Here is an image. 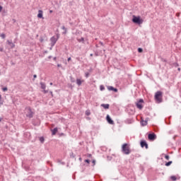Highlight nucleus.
Segmentation results:
<instances>
[{"instance_id": "1", "label": "nucleus", "mask_w": 181, "mask_h": 181, "mask_svg": "<svg viewBox=\"0 0 181 181\" xmlns=\"http://www.w3.org/2000/svg\"><path fill=\"white\" fill-rule=\"evenodd\" d=\"M122 151L125 155H129L131 150L129 149V145L128 144H124L122 146Z\"/></svg>"}, {"instance_id": "2", "label": "nucleus", "mask_w": 181, "mask_h": 181, "mask_svg": "<svg viewBox=\"0 0 181 181\" xmlns=\"http://www.w3.org/2000/svg\"><path fill=\"white\" fill-rule=\"evenodd\" d=\"M132 22L134 23H137V25H142V23H144V20L141 19L140 16H133Z\"/></svg>"}, {"instance_id": "3", "label": "nucleus", "mask_w": 181, "mask_h": 181, "mask_svg": "<svg viewBox=\"0 0 181 181\" xmlns=\"http://www.w3.org/2000/svg\"><path fill=\"white\" fill-rule=\"evenodd\" d=\"M162 94L161 91H157L155 94V100L158 103H162Z\"/></svg>"}, {"instance_id": "4", "label": "nucleus", "mask_w": 181, "mask_h": 181, "mask_svg": "<svg viewBox=\"0 0 181 181\" xmlns=\"http://www.w3.org/2000/svg\"><path fill=\"white\" fill-rule=\"evenodd\" d=\"M26 117L28 118H33V112H32V109L30 107L25 108Z\"/></svg>"}, {"instance_id": "5", "label": "nucleus", "mask_w": 181, "mask_h": 181, "mask_svg": "<svg viewBox=\"0 0 181 181\" xmlns=\"http://www.w3.org/2000/svg\"><path fill=\"white\" fill-rule=\"evenodd\" d=\"M59 40V35H57L56 37H52L50 38V42H51V47H53L54 45H56V42Z\"/></svg>"}, {"instance_id": "6", "label": "nucleus", "mask_w": 181, "mask_h": 181, "mask_svg": "<svg viewBox=\"0 0 181 181\" xmlns=\"http://www.w3.org/2000/svg\"><path fill=\"white\" fill-rule=\"evenodd\" d=\"M142 103H144V99H140L136 103V105L139 110H142L144 108V106L142 105Z\"/></svg>"}, {"instance_id": "7", "label": "nucleus", "mask_w": 181, "mask_h": 181, "mask_svg": "<svg viewBox=\"0 0 181 181\" xmlns=\"http://www.w3.org/2000/svg\"><path fill=\"white\" fill-rule=\"evenodd\" d=\"M148 138L150 141H155V139H156V134H155V133L149 134Z\"/></svg>"}, {"instance_id": "8", "label": "nucleus", "mask_w": 181, "mask_h": 181, "mask_svg": "<svg viewBox=\"0 0 181 181\" xmlns=\"http://www.w3.org/2000/svg\"><path fill=\"white\" fill-rule=\"evenodd\" d=\"M106 119L107 121V122L109 124H110L111 125H114V121L111 119V117H110V115H107L106 117Z\"/></svg>"}, {"instance_id": "9", "label": "nucleus", "mask_w": 181, "mask_h": 181, "mask_svg": "<svg viewBox=\"0 0 181 181\" xmlns=\"http://www.w3.org/2000/svg\"><path fill=\"white\" fill-rule=\"evenodd\" d=\"M107 90H109V91H114L115 93H118V89L112 86H107Z\"/></svg>"}, {"instance_id": "10", "label": "nucleus", "mask_w": 181, "mask_h": 181, "mask_svg": "<svg viewBox=\"0 0 181 181\" xmlns=\"http://www.w3.org/2000/svg\"><path fill=\"white\" fill-rule=\"evenodd\" d=\"M141 125L142 127H146V125H148V120H144V118H141Z\"/></svg>"}, {"instance_id": "11", "label": "nucleus", "mask_w": 181, "mask_h": 181, "mask_svg": "<svg viewBox=\"0 0 181 181\" xmlns=\"http://www.w3.org/2000/svg\"><path fill=\"white\" fill-rule=\"evenodd\" d=\"M141 148H144L145 146L146 149H148V144H146V141H141Z\"/></svg>"}, {"instance_id": "12", "label": "nucleus", "mask_w": 181, "mask_h": 181, "mask_svg": "<svg viewBox=\"0 0 181 181\" xmlns=\"http://www.w3.org/2000/svg\"><path fill=\"white\" fill-rule=\"evenodd\" d=\"M7 43L11 49H13V47H15V44H13V42H12V41L7 40Z\"/></svg>"}, {"instance_id": "13", "label": "nucleus", "mask_w": 181, "mask_h": 181, "mask_svg": "<svg viewBox=\"0 0 181 181\" xmlns=\"http://www.w3.org/2000/svg\"><path fill=\"white\" fill-rule=\"evenodd\" d=\"M38 12L39 13L37 14V18H43V11L40 10Z\"/></svg>"}, {"instance_id": "14", "label": "nucleus", "mask_w": 181, "mask_h": 181, "mask_svg": "<svg viewBox=\"0 0 181 181\" xmlns=\"http://www.w3.org/2000/svg\"><path fill=\"white\" fill-rule=\"evenodd\" d=\"M101 107H103V108H105V110H108V108H110V105H108V104H102Z\"/></svg>"}, {"instance_id": "15", "label": "nucleus", "mask_w": 181, "mask_h": 181, "mask_svg": "<svg viewBox=\"0 0 181 181\" xmlns=\"http://www.w3.org/2000/svg\"><path fill=\"white\" fill-rule=\"evenodd\" d=\"M41 88L45 90L46 88V85L43 83H40Z\"/></svg>"}, {"instance_id": "16", "label": "nucleus", "mask_w": 181, "mask_h": 181, "mask_svg": "<svg viewBox=\"0 0 181 181\" xmlns=\"http://www.w3.org/2000/svg\"><path fill=\"white\" fill-rule=\"evenodd\" d=\"M57 133V127L54 128L52 130V135H56Z\"/></svg>"}, {"instance_id": "17", "label": "nucleus", "mask_w": 181, "mask_h": 181, "mask_svg": "<svg viewBox=\"0 0 181 181\" xmlns=\"http://www.w3.org/2000/svg\"><path fill=\"white\" fill-rule=\"evenodd\" d=\"M76 84H78V86H81V80L77 79L76 80Z\"/></svg>"}, {"instance_id": "18", "label": "nucleus", "mask_w": 181, "mask_h": 181, "mask_svg": "<svg viewBox=\"0 0 181 181\" xmlns=\"http://www.w3.org/2000/svg\"><path fill=\"white\" fill-rule=\"evenodd\" d=\"M77 40H78V42H79V43L81 42H83L84 43V37H81L80 39H77Z\"/></svg>"}, {"instance_id": "19", "label": "nucleus", "mask_w": 181, "mask_h": 181, "mask_svg": "<svg viewBox=\"0 0 181 181\" xmlns=\"http://www.w3.org/2000/svg\"><path fill=\"white\" fill-rule=\"evenodd\" d=\"M40 141L41 144H43L45 142V138L40 137Z\"/></svg>"}, {"instance_id": "20", "label": "nucleus", "mask_w": 181, "mask_h": 181, "mask_svg": "<svg viewBox=\"0 0 181 181\" xmlns=\"http://www.w3.org/2000/svg\"><path fill=\"white\" fill-rule=\"evenodd\" d=\"M62 29L63 30H64V33H67V28H66V27L62 26Z\"/></svg>"}, {"instance_id": "21", "label": "nucleus", "mask_w": 181, "mask_h": 181, "mask_svg": "<svg viewBox=\"0 0 181 181\" xmlns=\"http://www.w3.org/2000/svg\"><path fill=\"white\" fill-rule=\"evenodd\" d=\"M100 91H103V90H105V88L104 87V86L101 85L100 86Z\"/></svg>"}, {"instance_id": "22", "label": "nucleus", "mask_w": 181, "mask_h": 181, "mask_svg": "<svg viewBox=\"0 0 181 181\" xmlns=\"http://www.w3.org/2000/svg\"><path fill=\"white\" fill-rule=\"evenodd\" d=\"M2 104H4V100H2V98L1 97V95H0V105H2Z\"/></svg>"}, {"instance_id": "23", "label": "nucleus", "mask_w": 181, "mask_h": 181, "mask_svg": "<svg viewBox=\"0 0 181 181\" xmlns=\"http://www.w3.org/2000/svg\"><path fill=\"white\" fill-rule=\"evenodd\" d=\"M171 163H172V161H169L165 163V166H170Z\"/></svg>"}, {"instance_id": "24", "label": "nucleus", "mask_w": 181, "mask_h": 181, "mask_svg": "<svg viewBox=\"0 0 181 181\" xmlns=\"http://www.w3.org/2000/svg\"><path fill=\"white\" fill-rule=\"evenodd\" d=\"M138 52L139 53H142L144 52V49H142V48H139Z\"/></svg>"}, {"instance_id": "25", "label": "nucleus", "mask_w": 181, "mask_h": 181, "mask_svg": "<svg viewBox=\"0 0 181 181\" xmlns=\"http://www.w3.org/2000/svg\"><path fill=\"white\" fill-rule=\"evenodd\" d=\"M165 158L167 160H169V159H170V157L168 155H165Z\"/></svg>"}, {"instance_id": "26", "label": "nucleus", "mask_w": 181, "mask_h": 181, "mask_svg": "<svg viewBox=\"0 0 181 181\" xmlns=\"http://www.w3.org/2000/svg\"><path fill=\"white\" fill-rule=\"evenodd\" d=\"M171 179L173 181H175L177 180L176 176H171Z\"/></svg>"}, {"instance_id": "27", "label": "nucleus", "mask_w": 181, "mask_h": 181, "mask_svg": "<svg viewBox=\"0 0 181 181\" xmlns=\"http://www.w3.org/2000/svg\"><path fill=\"white\" fill-rule=\"evenodd\" d=\"M90 114H91V112H90V111H88V110H87V111L86 112V115L87 116L90 115Z\"/></svg>"}, {"instance_id": "28", "label": "nucleus", "mask_w": 181, "mask_h": 181, "mask_svg": "<svg viewBox=\"0 0 181 181\" xmlns=\"http://www.w3.org/2000/svg\"><path fill=\"white\" fill-rule=\"evenodd\" d=\"M0 36L2 37V39H5L6 37L5 34H1Z\"/></svg>"}, {"instance_id": "29", "label": "nucleus", "mask_w": 181, "mask_h": 181, "mask_svg": "<svg viewBox=\"0 0 181 181\" xmlns=\"http://www.w3.org/2000/svg\"><path fill=\"white\" fill-rule=\"evenodd\" d=\"M85 74H86V77H88L90 76V74L88 72H86Z\"/></svg>"}, {"instance_id": "30", "label": "nucleus", "mask_w": 181, "mask_h": 181, "mask_svg": "<svg viewBox=\"0 0 181 181\" xmlns=\"http://www.w3.org/2000/svg\"><path fill=\"white\" fill-rule=\"evenodd\" d=\"M3 91H8V88H4Z\"/></svg>"}, {"instance_id": "31", "label": "nucleus", "mask_w": 181, "mask_h": 181, "mask_svg": "<svg viewBox=\"0 0 181 181\" xmlns=\"http://www.w3.org/2000/svg\"><path fill=\"white\" fill-rule=\"evenodd\" d=\"M2 9H4V7H2V6H0V12H2Z\"/></svg>"}, {"instance_id": "32", "label": "nucleus", "mask_w": 181, "mask_h": 181, "mask_svg": "<svg viewBox=\"0 0 181 181\" xmlns=\"http://www.w3.org/2000/svg\"><path fill=\"white\" fill-rule=\"evenodd\" d=\"M85 162H86V163H90V160H85Z\"/></svg>"}, {"instance_id": "33", "label": "nucleus", "mask_w": 181, "mask_h": 181, "mask_svg": "<svg viewBox=\"0 0 181 181\" xmlns=\"http://www.w3.org/2000/svg\"><path fill=\"white\" fill-rule=\"evenodd\" d=\"M176 16L180 17V13H176Z\"/></svg>"}, {"instance_id": "34", "label": "nucleus", "mask_w": 181, "mask_h": 181, "mask_svg": "<svg viewBox=\"0 0 181 181\" xmlns=\"http://www.w3.org/2000/svg\"><path fill=\"white\" fill-rule=\"evenodd\" d=\"M0 52H4V48L0 47Z\"/></svg>"}, {"instance_id": "35", "label": "nucleus", "mask_w": 181, "mask_h": 181, "mask_svg": "<svg viewBox=\"0 0 181 181\" xmlns=\"http://www.w3.org/2000/svg\"><path fill=\"white\" fill-rule=\"evenodd\" d=\"M92 163H93V165H95V160H93L92 161Z\"/></svg>"}, {"instance_id": "36", "label": "nucleus", "mask_w": 181, "mask_h": 181, "mask_svg": "<svg viewBox=\"0 0 181 181\" xmlns=\"http://www.w3.org/2000/svg\"><path fill=\"white\" fill-rule=\"evenodd\" d=\"M57 67H62V64H57Z\"/></svg>"}, {"instance_id": "37", "label": "nucleus", "mask_w": 181, "mask_h": 181, "mask_svg": "<svg viewBox=\"0 0 181 181\" xmlns=\"http://www.w3.org/2000/svg\"><path fill=\"white\" fill-rule=\"evenodd\" d=\"M101 46H104V43H103L102 42H100Z\"/></svg>"}, {"instance_id": "38", "label": "nucleus", "mask_w": 181, "mask_h": 181, "mask_svg": "<svg viewBox=\"0 0 181 181\" xmlns=\"http://www.w3.org/2000/svg\"><path fill=\"white\" fill-rule=\"evenodd\" d=\"M71 60V57L68 58V62H70Z\"/></svg>"}, {"instance_id": "39", "label": "nucleus", "mask_w": 181, "mask_h": 181, "mask_svg": "<svg viewBox=\"0 0 181 181\" xmlns=\"http://www.w3.org/2000/svg\"><path fill=\"white\" fill-rule=\"evenodd\" d=\"M88 158H91V154H88Z\"/></svg>"}, {"instance_id": "40", "label": "nucleus", "mask_w": 181, "mask_h": 181, "mask_svg": "<svg viewBox=\"0 0 181 181\" xmlns=\"http://www.w3.org/2000/svg\"><path fill=\"white\" fill-rule=\"evenodd\" d=\"M49 13H53V11H52V10H50V11H49Z\"/></svg>"}, {"instance_id": "41", "label": "nucleus", "mask_w": 181, "mask_h": 181, "mask_svg": "<svg viewBox=\"0 0 181 181\" xmlns=\"http://www.w3.org/2000/svg\"><path fill=\"white\" fill-rule=\"evenodd\" d=\"M36 77H37V75H34V76H33V78H36Z\"/></svg>"}, {"instance_id": "42", "label": "nucleus", "mask_w": 181, "mask_h": 181, "mask_svg": "<svg viewBox=\"0 0 181 181\" xmlns=\"http://www.w3.org/2000/svg\"><path fill=\"white\" fill-rule=\"evenodd\" d=\"M95 56H98V53L95 52Z\"/></svg>"}, {"instance_id": "43", "label": "nucleus", "mask_w": 181, "mask_h": 181, "mask_svg": "<svg viewBox=\"0 0 181 181\" xmlns=\"http://www.w3.org/2000/svg\"><path fill=\"white\" fill-rule=\"evenodd\" d=\"M49 84H50V86H53V83H50Z\"/></svg>"}, {"instance_id": "44", "label": "nucleus", "mask_w": 181, "mask_h": 181, "mask_svg": "<svg viewBox=\"0 0 181 181\" xmlns=\"http://www.w3.org/2000/svg\"><path fill=\"white\" fill-rule=\"evenodd\" d=\"M40 42H43V40L42 38L40 39Z\"/></svg>"}, {"instance_id": "45", "label": "nucleus", "mask_w": 181, "mask_h": 181, "mask_svg": "<svg viewBox=\"0 0 181 181\" xmlns=\"http://www.w3.org/2000/svg\"><path fill=\"white\" fill-rule=\"evenodd\" d=\"M81 160H82L81 158H79V160L81 161Z\"/></svg>"}, {"instance_id": "46", "label": "nucleus", "mask_w": 181, "mask_h": 181, "mask_svg": "<svg viewBox=\"0 0 181 181\" xmlns=\"http://www.w3.org/2000/svg\"><path fill=\"white\" fill-rule=\"evenodd\" d=\"M44 93H47V91H46V90H44Z\"/></svg>"}, {"instance_id": "47", "label": "nucleus", "mask_w": 181, "mask_h": 181, "mask_svg": "<svg viewBox=\"0 0 181 181\" xmlns=\"http://www.w3.org/2000/svg\"><path fill=\"white\" fill-rule=\"evenodd\" d=\"M58 162L60 163H61L60 160H58Z\"/></svg>"}, {"instance_id": "48", "label": "nucleus", "mask_w": 181, "mask_h": 181, "mask_svg": "<svg viewBox=\"0 0 181 181\" xmlns=\"http://www.w3.org/2000/svg\"><path fill=\"white\" fill-rule=\"evenodd\" d=\"M90 57H93V54H90Z\"/></svg>"}, {"instance_id": "49", "label": "nucleus", "mask_w": 181, "mask_h": 181, "mask_svg": "<svg viewBox=\"0 0 181 181\" xmlns=\"http://www.w3.org/2000/svg\"><path fill=\"white\" fill-rule=\"evenodd\" d=\"M178 70L180 71V68H178Z\"/></svg>"}, {"instance_id": "50", "label": "nucleus", "mask_w": 181, "mask_h": 181, "mask_svg": "<svg viewBox=\"0 0 181 181\" xmlns=\"http://www.w3.org/2000/svg\"><path fill=\"white\" fill-rule=\"evenodd\" d=\"M13 22H15V19H13Z\"/></svg>"}, {"instance_id": "51", "label": "nucleus", "mask_w": 181, "mask_h": 181, "mask_svg": "<svg viewBox=\"0 0 181 181\" xmlns=\"http://www.w3.org/2000/svg\"><path fill=\"white\" fill-rule=\"evenodd\" d=\"M1 121V119H0V122Z\"/></svg>"}]
</instances>
